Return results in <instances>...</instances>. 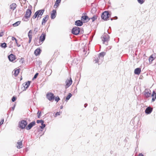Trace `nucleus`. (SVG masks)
<instances>
[{
	"label": "nucleus",
	"instance_id": "nucleus-1",
	"mask_svg": "<svg viewBox=\"0 0 156 156\" xmlns=\"http://www.w3.org/2000/svg\"><path fill=\"white\" fill-rule=\"evenodd\" d=\"M105 55V52H102L99 54L96 55L94 59V61L95 62V63H98V64H100L102 62L104 56Z\"/></svg>",
	"mask_w": 156,
	"mask_h": 156
},
{
	"label": "nucleus",
	"instance_id": "nucleus-2",
	"mask_svg": "<svg viewBox=\"0 0 156 156\" xmlns=\"http://www.w3.org/2000/svg\"><path fill=\"white\" fill-rule=\"evenodd\" d=\"M46 36V35L45 33L43 32L40 37L39 41H38L37 39L36 38L34 40L35 45L36 46H39L41 45L44 41Z\"/></svg>",
	"mask_w": 156,
	"mask_h": 156
},
{
	"label": "nucleus",
	"instance_id": "nucleus-3",
	"mask_svg": "<svg viewBox=\"0 0 156 156\" xmlns=\"http://www.w3.org/2000/svg\"><path fill=\"white\" fill-rule=\"evenodd\" d=\"M101 38L103 42V43L105 44V42H106V43H107L108 42L109 40L110 37L108 34L105 33L102 36Z\"/></svg>",
	"mask_w": 156,
	"mask_h": 156
},
{
	"label": "nucleus",
	"instance_id": "nucleus-4",
	"mask_svg": "<svg viewBox=\"0 0 156 156\" xmlns=\"http://www.w3.org/2000/svg\"><path fill=\"white\" fill-rule=\"evenodd\" d=\"M80 32V28L77 27H73L72 30V33L75 35L78 34Z\"/></svg>",
	"mask_w": 156,
	"mask_h": 156
},
{
	"label": "nucleus",
	"instance_id": "nucleus-5",
	"mask_svg": "<svg viewBox=\"0 0 156 156\" xmlns=\"http://www.w3.org/2000/svg\"><path fill=\"white\" fill-rule=\"evenodd\" d=\"M27 124L26 121L24 120H22L19 122L20 127L22 129L25 128Z\"/></svg>",
	"mask_w": 156,
	"mask_h": 156
},
{
	"label": "nucleus",
	"instance_id": "nucleus-6",
	"mask_svg": "<svg viewBox=\"0 0 156 156\" xmlns=\"http://www.w3.org/2000/svg\"><path fill=\"white\" fill-rule=\"evenodd\" d=\"M109 15V13L108 12L105 11L102 13L101 15L102 19L105 20H107L108 19L109 17L108 16Z\"/></svg>",
	"mask_w": 156,
	"mask_h": 156
},
{
	"label": "nucleus",
	"instance_id": "nucleus-7",
	"mask_svg": "<svg viewBox=\"0 0 156 156\" xmlns=\"http://www.w3.org/2000/svg\"><path fill=\"white\" fill-rule=\"evenodd\" d=\"M47 98L50 101H52L54 99V94L51 93H48L47 94Z\"/></svg>",
	"mask_w": 156,
	"mask_h": 156
},
{
	"label": "nucleus",
	"instance_id": "nucleus-8",
	"mask_svg": "<svg viewBox=\"0 0 156 156\" xmlns=\"http://www.w3.org/2000/svg\"><path fill=\"white\" fill-rule=\"evenodd\" d=\"M66 88H67L69 87L72 84V81L71 77L69 79H67L66 81Z\"/></svg>",
	"mask_w": 156,
	"mask_h": 156
},
{
	"label": "nucleus",
	"instance_id": "nucleus-9",
	"mask_svg": "<svg viewBox=\"0 0 156 156\" xmlns=\"http://www.w3.org/2000/svg\"><path fill=\"white\" fill-rule=\"evenodd\" d=\"M144 94L146 98H148L151 95V91L148 89H145L144 91Z\"/></svg>",
	"mask_w": 156,
	"mask_h": 156
},
{
	"label": "nucleus",
	"instance_id": "nucleus-10",
	"mask_svg": "<svg viewBox=\"0 0 156 156\" xmlns=\"http://www.w3.org/2000/svg\"><path fill=\"white\" fill-rule=\"evenodd\" d=\"M31 9H28L26 10L25 16L26 17L30 18L31 14Z\"/></svg>",
	"mask_w": 156,
	"mask_h": 156
},
{
	"label": "nucleus",
	"instance_id": "nucleus-11",
	"mask_svg": "<svg viewBox=\"0 0 156 156\" xmlns=\"http://www.w3.org/2000/svg\"><path fill=\"white\" fill-rule=\"evenodd\" d=\"M30 82L28 81L27 82L24 83L23 84V85L24 87V89L23 90H26L28 88L30 84Z\"/></svg>",
	"mask_w": 156,
	"mask_h": 156
},
{
	"label": "nucleus",
	"instance_id": "nucleus-12",
	"mask_svg": "<svg viewBox=\"0 0 156 156\" xmlns=\"http://www.w3.org/2000/svg\"><path fill=\"white\" fill-rule=\"evenodd\" d=\"M35 124V121H33L30 123L27 126V129L28 130L30 129L31 128L34 126Z\"/></svg>",
	"mask_w": 156,
	"mask_h": 156
},
{
	"label": "nucleus",
	"instance_id": "nucleus-13",
	"mask_svg": "<svg viewBox=\"0 0 156 156\" xmlns=\"http://www.w3.org/2000/svg\"><path fill=\"white\" fill-rule=\"evenodd\" d=\"M81 20H83L84 22H88L90 20L88 16H82L81 18Z\"/></svg>",
	"mask_w": 156,
	"mask_h": 156
},
{
	"label": "nucleus",
	"instance_id": "nucleus-14",
	"mask_svg": "<svg viewBox=\"0 0 156 156\" xmlns=\"http://www.w3.org/2000/svg\"><path fill=\"white\" fill-rule=\"evenodd\" d=\"M152 111V108L150 107H148L145 110V112L147 114H150L151 113Z\"/></svg>",
	"mask_w": 156,
	"mask_h": 156
},
{
	"label": "nucleus",
	"instance_id": "nucleus-15",
	"mask_svg": "<svg viewBox=\"0 0 156 156\" xmlns=\"http://www.w3.org/2000/svg\"><path fill=\"white\" fill-rule=\"evenodd\" d=\"M83 23L82 21L80 20H76L75 22V25L77 26H81L82 25Z\"/></svg>",
	"mask_w": 156,
	"mask_h": 156
},
{
	"label": "nucleus",
	"instance_id": "nucleus-16",
	"mask_svg": "<svg viewBox=\"0 0 156 156\" xmlns=\"http://www.w3.org/2000/svg\"><path fill=\"white\" fill-rule=\"evenodd\" d=\"M49 18V16L48 15H46L45 17H44L42 21V25H44L45 23H46Z\"/></svg>",
	"mask_w": 156,
	"mask_h": 156
},
{
	"label": "nucleus",
	"instance_id": "nucleus-17",
	"mask_svg": "<svg viewBox=\"0 0 156 156\" xmlns=\"http://www.w3.org/2000/svg\"><path fill=\"white\" fill-rule=\"evenodd\" d=\"M8 58L10 61L12 62L15 60V56L12 54H11L8 57Z\"/></svg>",
	"mask_w": 156,
	"mask_h": 156
},
{
	"label": "nucleus",
	"instance_id": "nucleus-18",
	"mask_svg": "<svg viewBox=\"0 0 156 156\" xmlns=\"http://www.w3.org/2000/svg\"><path fill=\"white\" fill-rule=\"evenodd\" d=\"M51 14V19H53L55 17L56 14V12L55 10H53Z\"/></svg>",
	"mask_w": 156,
	"mask_h": 156
},
{
	"label": "nucleus",
	"instance_id": "nucleus-19",
	"mask_svg": "<svg viewBox=\"0 0 156 156\" xmlns=\"http://www.w3.org/2000/svg\"><path fill=\"white\" fill-rule=\"evenodd\" d=\"M41 50L39 48H37L34 51V54L35 55L37 56L40 54Z\"/></svg>",
	"mask_w": 156,
	"mask_h": 156
},
{
	"label": "nucleus",
	"instance_id": "nucleus-20",
	"mask_svg": "<svg viewBox=\"0 0 156 156\" xmlns=\"http://www.w3.org/2000/svg\"><path fill=\"white\" fill-rule=\"evenodd\" d=\"M152 97H153L152 98V101H154L155 99H156V92L155 91H153L152 93V94L151 95Z\"/></svg>",
	"mask_w": 156,
	"mask_h": 156
},
{
	"label": "nucleus",
	"instance_id": "nucleus-21",
	"mask_svg": "<svg viewBox=\"0 0 156 156\" xmlns=\"http://www.w3.org/2000/svg\"><path fill=\"white\" fill-rule=\"evenodd\" d=\"M141 72V69L138 68L134 70V73L136 74L139 75Z\"/></svg>",
	"mask_w": 156,
	"mask_h": 156
},
{
	"label": "nucleus",
	"instance_id": "nucleus-22",
	"mask_svg": "<svg viewBox=\"0 0 156 156\" xmlns=\"http://www.w3.org/2000/svg\"><path fill=\"white\" fill-rule=\"evenodd\" d=\"M61 0H56L55 4L54 7V8H57L59 5V3H60Z\"/></svg>",
	"mask_w": 156,
	"mask_h": 156
},
{
	"label": "nucleus",
	"instance_id": "nucleus-23",
	"mask_svg": "<svg viewBox=\"0 0 156 156\" xmlns=\"http://www.w3.org/2000/svg\"><path fill=\"white\" fill-rule=\"evenodd\" d=\"M16 7V5L15 3H13L11 4L10 6V9L12 10V11L14 10Z\"/></svg>",
	"mask_w": 156,
	"mask_h": 156
},
{
	"label": "nucleus",
	"instance_id": "nucleus-24",
	"mask_svg": "<svg viewBox=\"0 0 156 156\" xmlns=\"http://www.w3.org/2000/svg\"><path fill=\"white\" fill-rule=\"evenodd\" d=\"M17 148L20 149L22 147V141L19 142L18 141L17 142Z\"/></svg>",
	"mask_w": 156,
	"mask_h": 156
},
{
	"label": "nucleus",
	"instance_id": "nucleus-25",
	"mask_svg": "<svg viewBox=\"0 0 156 156\" xmlns=\"http://www.w3.org/2000/svg\"><path fill=\"white\" fill-rule=\"evenodd\" d=\"M44 11V9H41L37 11L36 12L38 13V15L42 16L43 14Z\"/></svg>",
	"mask_w": 156,
	"mask_h": 156
},
{
	"label": "nucleus",
	"instance_id": "nucleus-26",
	"mask_svg": "<svg viewBox=\"0 0 156 156\" xmlns=\"http://www.w3.org/2000/svg\"><path fill=\"white\" fill-rule=\"evenodd\" d=\"M155 59V58H154L153 56V55H151L150 57L149 58V62L151 63L152 62V61L154 60Z\"/></svg>",
	"mask_w": 156,
	"mask_h": 156
},
{
	"label": "nucleus",
	"instance_id": "nucleus-27",
	"mask_svg": "<svg viewBox=\"0 0 156 156\" xmlns=\"http://www.w3.org/2000/svg\"><path fill=\"white\" fill-rule=\"evenodd\" d=\"M0 46L2 48H5L7 47L6 44L5 43H4L1 44Z\"/></svg>",
	"mask_w": 156,
	"mask_h": 156
},
{
	"label": "nucleus",
	"instance_id": "nucleus-28",
	"mask_svg": "<svg viewBox=\"0 0 156 156\" xmlns=\"http://www.w3.org/2000/svg\"><path fill=\"white\" fill-rule=\"evenodd\" d=\"M20 23V21H18L16 22L15 23L13 24V25L14 27H16L17 26H18L19 25Z\"/></svg>",
	"mask_w": 156,
	"mask_h": 156
},
{
	"label": "nucleus",
	"instance_id": "nucleus-29",
	"mask_svg": "<svg viewBox=\"0 0 156 156\" xmlns=\"http://www.w3.org/2000/svg\"><path fill=\"white\" fill-rule=\"evenodd\" d=\"M72 94L71 93H69L68 95L67 96L66 98V100L68 101V100L70 98L72 97Z\"/></svg>",
	"mask_w": 156,
	"mask_h": 156
},
{
	"label": "nucleus",
	"instance_id": "nucleus-30",
	"mask_svg": "<svg viewBox=\"0 0 156 156\" xmlns=\"http://www.w3.org/2000/svg\"><path fill=\"white\" fill-rule=\"evenodd\" d=\"M38 13L36 12L35 13L34 15L33 16L32 18L34 19H35L37 16Z\"/></svg>",
	"mask_w": 156,
	"mask_h": 156
},
{
	"label": "nucleus",
	"instance_id": "nucleus-31",
	"mask_svg": "<svg viewBox=\"0 0 156 156\" xmlns=\"http://www.w3.org/2000/svg\"><path fill=\"white\" fill-rule=\"evenodd\" d=\"M28 17H26L25 16L23 18L22 20L24 21H27L28 20Z\"/></svg>",
	"mask_w": 156,
	"mask_h": 156
},
{
	"label": "nucleus",
	"instance_id": "nucleus-32",
	"mask_svg": "<svg viewBox=\"0 0 156 156\" xmlns=\"http://www.w3.org/2000/svg\"><path fill=\"white\" fill-rule=\"evenodd\" d=\"M20 72V70L19 69H17L14 72V75L16 76L18 75V74H19Z\"/></svg>",
	"mask_w": 156,
	"mask_h": 156
},
{
	"label": "nucleus",
	"instance_id": "nucleus-33",
	"mask_svg": "<svg viewBox=\"0 0 156 156\" xmlns=\"http://www.w3.org/2000/svg\"><path fill=\"white\" fill-rule=\"evenodd\" d=\"M44 121L41 123V126H40L41 128L42 129H44V128L46 126L45 124H44Z\"/></svg>",
	"mask_w": 156,
	"mask_h": 156
},
{
	"label": "nucleus",
	"instance_id": "nucleus-34",
	"mask_svg": "<svg viewBox=\"0 0 156 156\" xmlns=\"http://www.w3.org/2000/svg\"><path fill=\"white\" fill-rule=\"evenodd\" d=\"M97 18V16H94L92 18H91V19L92 20V21H94Z\"/></svg>",
	"mask_w": 156,
	"mask_h": 156
},
{
	"label": "nucleus",
	"instance_id": "nucleus-35",
	"mask_svg": "<svg viewBox=\"0 0 156 156\" xmlns=\"http://www.w3.org/2000/svg\"><path fill=\"white\" fill-rule=\"evenodd\" d=\"M138 2L140 4H143L144 2V0H137Z\"/></svg>",
	"mask_w": 156,
	"mask_h": 156
},
{
	"label": "nucleus",
	"instance_id": "nucleus-36",
	"mask_svg": "<svg viewBox=\"0 0 156 156\" xmlns=\"http://www.w3.org/2000/svg\"><path fill=\"white\" fill-rule=\"evenodd\" d=\"M54 98L55 101H56L57 102H58L60 100V98L58 96Z\"/></svg>",
	"mask_w": 156,
	"mask_h": 156
},
{
	"label": "nucleus",
	"instance_id": "nucleus-37",
	"mask_svg": "<svg viewBox=\"0 0 156 156\" xmlns=\"http://www.w3.org/2000/svg\"><path fill=\"white\" fill-rule=\"evenodd\" d=\"M43 122H44V121L42 120H37V123H41Z\"/></svg>",
	"mask_w": 156,
	"mask_h": 156
},
{
	"label": "nucleus",
	"instance_id": "nucleus-38",
	"mask_svg": "<svg viewBox=\"0 0 156 156\" xmlns=\"http://www.w3.org/2000/svg\"><path fill=\"white\" fill-rule=\"evenodd\" d=\"M38 30V28L37 27L35 28L34 30V32L36 34Z\"/></svg>",
	"mask_w": 156,
	"mask_h": 156
},
{
	"label": "nucleus",
	"instance_id": "nucleus-39",
	"mask_svg": "<svg viewBox=\"0 0 156 156\" xmlns=\"http://www.w3.org/2000/svg\"><path fill=\"white\" fill-rule=\"evenodd\" d=\"M16 99V98L14 96H13L12 99V102L15 101Z\"/></svg>",
	"mask_w": 156,
	"mask_h": 156
},
{
	"label": "nucleus",
	"instance_id": "nucleus-40",
	"mask_svg": "<svg viewBox=\"0 0 156 156\" xmlns=\"http://www.w3.org/2000/svg\"><path fill=\"white\" fill-rule=\"evenodd\" d=\"M41 112H39L38 111L37 112V114H38L37 117H38V118H39L40 117V116H41Z\"/></svg>",
	"mask_w": 156,
	"mask_h": 156
},
{
	"label": "nucleus",
	"instance_id": "nucleus-41",
	"mask_svg": "<svg viewBox=\"0 0 156 156\" xmlns=\"http://www.w3.org/2000/svg\"><path fill=\"white\" fill-rule=\"evenodd\" d=\"M12 41H14V40H15V42H16V43H17V39L14 37H12Z\"/></svg>",
	"mask_w": 156,
	"mask_h": 156
},
{
	"label": "nucleus",
	"instance_id": "nucleus-42",
	"mask_svg": "<svg viewBox=\"0 0 156 156\" xmlns=\"http://www.w3.org/2000/svg\"><path fill=\"white\" fill-rule=\"evenodd\" d=\"M28 37L29 39H32V34H28Z\"/></svg>",
	"mask_w": 156,
	"mask_h": 156
},
{
	"label": "nucleus",
	"instance_id": "nucleus-43",
	"mask_svg": "<svg viewBox=\"0 0 156 156\" xmlns=\"http://www.w3.org/2000/svg\"><path fill=\"white\" fill-rule=\"evenodd\" d=\"M38 73H37L35 74V75L34 76L33 79H36L37 77V76L38 75Z\"/></svg>",
	"mask_w": 156,
	"mask_h": 156
},
{
	"label": "nucleus",
	"instance_id": "nucleus-44",
	"mask_svg": "<svg viewBox=\"0 0 156 156\" xmlns=\"http://www.w3.org/2000/svg\"><path fill=\"white\" fill-rule=\"evenodd\" d=\"M60 112H57L55 114V117L57 116V115H60Z\"/></svg>",
	"mask_w": 156,
	"mask_h": 156
},
{
	"label": "nucleus",
	"instance_id": "nucleus-45",
	"mask_svg": "<svg viewBox=\"0 0 156 156\" xmlns=\"http://www.w3.org/2000/svg\"><path fill=\"white\" fill-rule=\"evenodd\" d=\"M4 122V119H2L1 121L0 122V126L2 125Z\"/></svg>",
	"mask_w": 156,
	"mask_h": 156
},
{
	"label": "nucleus",
	"instance_id": "nucleus-46",
	"mask_svg": "<svg viewBox=\"0 0 156 156\" xmlns=\"http://www.w3.org/2000/svg\"><path fill=\"white\" fill-rule=\"evenodd\" d=\"M3 32H1L0 33V37H1L3 36Z\"/></svg>",
	"mask_w": 156,
	"mask_h": 156
},
{
	"label": "nucleus",
	"instance_id": "nucleus-47",
	"mask_svg": "<svg viewBox=\"0 0 156 156\" xmlns=\"http://www.w3.org/2000/svg\"><path fill=\"white\" fill-rule=\"evenodd\" d=\"M41 16H39V15H37V19H40L41 18Z\"/></svg>",
	"mask_w": 156,
	"mask_h": 156
},
{
	"label": "nucleus",
	"instance_id": "nucleus-48",
	"mask_svg": "<svg viewBox=\"0 0 156 156\" xmlns=\"http://www.w3.org/2000/svg\"><path fill=\"white\" fill-rule=\"evenodd\" d=\"M41 16H39V15H37V19H40L41 18Z\"/></svg>",
	"mask_w": 156,
	"mask_h": 156
},
{
	"label": "nucleus",
	"instance_id": "nucleus-49",
	"mask_svg": "<svg viewBox=\"0 0 156 156\" xmlns=\"http://www.w3.org/2000/svg\"><path fill=\"white\" fill-rule=\"evenodd\" d=\"M32 33V30H30L28 33V34H31Z\"/></svg>",
	"mask_w": 156,
	"mask_h": 156
},
{
	"label": "nucleus",
	"instance_id": "nucleus-50",
	"mask_svg": "<svg viewBox=\"0 0 156 156\" xmlns=\"http://www.w3.org/2000/svg\"><path fill=\"white\" fill-rule=\"evenodd\" d=\"M15 108V105H14V106L13 107H12L11 108H12V109L13 111V110H14Z\"/></svg>",
	"mask_w": 156,
	"mask_h": 156
},
{
	"label": "nucleus",
	"instance_id": "nucleus-51",
	"mask_svg": "<svg viewBox=\"0 0 156 156\" xmlns=\"http://www.w3.org/2000/svg\"><path fill=\"white\" fill-rule=\"evenodd\" d=\"M138 156H144V155L142 153H140L139 154Z\"/></svg>",
	"mask_w": 156,
	"mask_h": 156
},
{
	"label": "nucleus",
	"instance_id": "nucleus-52",
	"mask_svg": "<svg viewBox=\"0 0 156 156\" xmlns=\"http://www.w3.org/2000/svg\"><path fill=\"white\" fill-rule=\"evenodd\" d=\"M16 45L18 47H19L20 46V44H18V43H17H17H16Z\"/></svg>",
	"mask_w": 156,
	"mask_h": 156
},
{
	"label": "nucleus",
	"instance_id": "nucleus-53",
	"mask_svg": "<svg viewBox=\"0 0 156 156\" xmlns=\"http://www.w3.org/2000/svg\"><path fill=\"white\" fill-rule=\"evenodd\" d=\"M32 39H29V43H30Z\"/></svg>",
	"mask_w": 156,
	"mask_h": 156
},
{
	"label": "nucleus",
	"instance_id": "nucleus-54",
	"mask_svg": "<svg viewBox=\"0 0 156 156\" xmlns=\"http://www.w3.org/2000/svg\"><path fill=\"white\" fill-rule=\"evenodd\" d=\"M97 108L96 107H94V111H96L97 110Z\"/></svg>",
	"mask_w": 156,
	"mask_h": 156
},
{
	"label": "nucleus",
	"instance_id": "nucleus-55",
	"mask_svg": "<svg viewBox=\"0 0 156 156\" xmlns=\"http://www.w3.org/2000/svg\"><path fill=\"white\" fill-rule=\"evenodd\" d=\"M87 104H85L84 105V106L85 108H86L87 106Z\"/></svg>",
	"mask_w": 156,
	"mask_h": 156
},
{
	"label": "nucleus",
	"instance_id": "nucleus-56",
	"mask_svg": "<svg viewBox=\"0 0 156 156\" xmlns=\"http://www.w3.org/2000/svg\"><path fill=\"white\" fill-rule=\"evenodd\" d=\"M63 108V106H60V109H62V108Z\"/></svg>",
	"mask_w": 156,
	"mask_h": 156
},
{
	"label": "nucleus",
	"instance_id": "nucleus-57",
	"mask_svg": "<svg viewBox=\"0 0 156 156\" xmlns=\"http://www.w3.org/2000/svg\"><path fill=\"white\" fill-rule=\"evenodd\" d=\"M114 17L115 18V19H117V16H115Z\"/></svg>",
	"mask_w": 156,
	"mask_h": 156
},
{
	"label": "nucleus",
	"instance_id": "nucleus-58",
	"mask_svg": "<svg viewBox=\"0 0 156 156\" xmlns=\"http://www.w3.org/2000/svg\"><path fill=\"white\" fill-rule=\"evenodd\" d=\"M113 20V19L112 18H111V20Z\"/></svg>",
	"mask_w": 156,
	"mask_h": 156
}]
</instances>
